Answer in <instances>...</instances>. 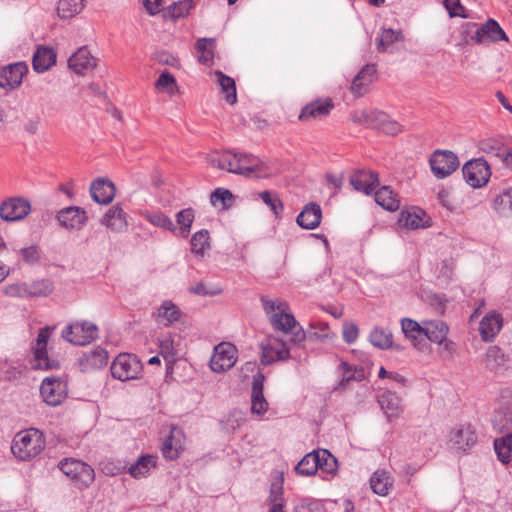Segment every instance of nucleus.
I'll return each mask as SVG.
<instances>
[{
    "instance_id": "1",
    "label": "nucleus",
    "mask_w": 512,
    "mask_h": 512,
    "mask_svg": "<svg viewBox=\"0 0 512 512\" xmlns=\"http://www.w3.org/2000/svg\"><path fill=\"white\" fill-rule=\"evenodd\" d=\"M263 309L267 314H272L270 323L274 330H279L285 334H291L289 343L300 345L305 341V331L296 321L295 317L289 313L286 302L276 300L261 299Z\"/></svg>"
},
{
    "instance_id": "2",
    "label": "nucleus",
    "mask_w": 512,
    "mask_h": 512,
    "mask_svg": "<svg viewBox=\"0 0 512 512\" xmlns=\"http://www.w3.org/2000/svg\"><path fill=\"white\" fill-rule=\"evenodd\" d=\"M44 448V435L36 428L17 433L11 445L13 455L22 461L36 457Z\"/></svg>"
},
{
    "instance_id": "3",
    "label": "nucleus",
    "mask_w": 512,
    "mask_h": 512,
    "mask_svg": "<svg viewBox=\"0 0 512 512\" xmlns=\"http://www.w3.org/2000/svg\"><path fill=\"white\" fill-rule=\"evenodd\" d=\"M58 466L78 489L89 487L95 479L94 469L80 460L66 458L60 461Z\"/></svg>"
},
{
    "instance_id": "4",
    "label": "nucleus",
    "mask_w": 512,
    "mask_h": 512,
    "mask_svg": "<svg viewBox=\"0 0 512 512\" xmlns=\"http://www.w3.org/2000/svg\"><path fill=\"white\" fill-rule=\"evenodd\" d=\"M111 374L120 381L136 379L142 372V364L133 354H119L111 365Z\"/></svg>"
},
{
    "instance_id": "5",
    "label": "nucleus",
    "mask_w": 512,
    "mask_h": 512,
    "mask_svg": "<svg viewBox=\"0 0 512 512\" xmlns=\"http://www.w3.org/2000/svg\"><path fill=\"white\" fill-rule=\"evenodd\" d=\"M433 175L438 179H444L451 175L459 167L457 155L450 150H436L429 159Z\"/></svg>"
},
{
    "instance_id": "6",
    "label": "nucleus",
    "mask_w": 512,
    "mask_h": 512,
    "mask_svg": "<svg viewBox=\"0 0 512 512\" xmlns=\"http://www.w3.org/2000/svg\"><path fill=\"white\" fill-rule=\"evenodd\" d=\"M462 173L467 184L473 188L484 186L491 176L490 166L484 158H476L466 162L462 168Z\"/></svg>"
},
{
    "instance_id": "7",
    "label": "nucleus",
    "mask_w": 512,
    "mask_h": 512,
    "mask_svg": "<svg viewBox=\"0 0 512 512\" xmlns=\"http://www.w3.org/2000/svg\"><path fill=\"white\" fill-rule=\"evenodd\" d=\"M97 331V326L91 322H76L62 331V337L74 345L83 346L97 337Z\"/></svg>"
},
{
    "instance_id": "8",
    "label": "nucleus",
    "mask_w": 512,
    "mask_h": 512,
    "mask_svg": "<svg viewBox=\"0 0 512 512\" xmlns=\"http://www.w3.org/2000/svg\"><path fill=\"white\" fill-rule=\"evenodd\" d=\"M40 394L43 401L49 406H58L68 395L67 384L59 377H46L42 381Z\"/></svg>"
},
{
    "instance_id": "9",
    "label": "nucleus",
    "mask_w": 512,
    "mask_h": 512,
    "mask_svg": "<svg viewBox=\"0 0 512 512\" xmlns=\"http://www.w3.org/2000/svg\"><path fill=\"white\" fill-rule=\"evenodd\" d=\"M401 330L412 346L421 352L430 350V345L425 340V320L422 323L411 318L401 319Z\"/></svg>"
},
{
    "instance_id": "10",
    "label": "nucleus",
    "mask_w": 512,
    "mask_h": 512,
    "mask_svg": "<svg viewBox=\"0 0 512 512\" xmlns=\"http://www.w3.org/2000/svg\"><path fill=\"white\" fill-rule=\"evenodd\" d=\"M30 211V202L22 197H11L0 204V217L6 222L22 220Z\"/></svg>"
},
{
    "instance_id": "11",
    "label": "nucleus",
    "mask_w": 512,
    "mask_h": 512,
    "mask_svg": "<svg viewBox=\"0 0 512 512\" xmlns=\"http://www.w3.org/2000/svg\"><path fill=\"white\" fill-rule=\"evenodd\" d=\"M236 348L230 343H220L215 346L210 359V368L217 373H223L234 366Z\"/></svg>"
},
{
    "instance_id": "12",
    "label": "nucleus",
    "mask_w": 512,
    "mask_h": 512,
    "mask_svg": "<svg viewBox=\"0 0 512 512\" xmlns=\"http://www.w3.org/2000/svg\"><path fill=\"white\" fill-rule=\"evenodd\" d=\"M291 357L290 350L286 342L274 338L268 343L261 344L260 361L263 365H271L277 361H284Z\"/></svg>"
},
{
    "instance_id": "13",
    "label": "nucleus",
    "mask_w": 512,
    "mask_h": 512,
    "mask_svg": "<svg viewBox=\"0 0 512 512\" xmlns=\"http://www.w3.org/2000/svg\"><path fill=\"white\" fill-rule=\"evenodd\" d=\"M49 335L50 329L48 327L42 328L38 333L36 345L34 347V361L36 368L51 370L59 367L58 361L48 358L47 344Z\"/></svg>"
},
{
    "instance_id": "14",
    "label": "nucleus",
    "mask_w": 512,
    "mask_h": 512,
    "mask_svg": "<svg viewBox=\"0 0 512 512\" xmlns=\"http://www.w3.org/2000/svg\"><path fill=\"white\" fill-rule=\"evenodd\" d=\"M238 160L240 175L267 178L273 174L269 165L254 155L238 153Z\"/></svg>"
},
{
    "instance_id": "15",
    "label": "nucleus",
    "mask_w": 512,
    "mask_h": 512,
    "mask_svg": "<svg viewBox=\"0 0 512 512\" xmlns=\"http://www.w3.org/2000/svg\"><path fill=\"white\" fill-rule=\"evenodd\" d=\"M25 62H16L0 69V88L14 90L18 88L23 77L28 73Z\"/></svg>"
},
{
    "instance_id": "16",
    "label": "nucleus",
    "mask_w": 512,
    "mask_h": 512,
    "mask_svg": "<svg viewBox=\"0 0 512 512\" xmlns=\"http://www.w3.org/2000/svg\"><path fill=\"white\" fill-rule=\"evenodd\" d=\"M477 45H488L499 41H508V36L494 19H488L484 24H478L475 34Z\"/></svg>"
},
{
    "instance_id": "17",
    "label": "nucleus",
    "mask_w": 512,
    "mask_h": 512,
    "mask_svg": "<svg viewBox=\"0 0 512 512\" xmlns=\"http://www.w3.org/2000/svg\"><path fill=\"white\" fill-rule=\"evenodd\" d=\"M333 108L334 103L331 98L316 99L314 101L309 102L302 108L299 114V120H321L327 117Z\"/></svg>"
},
{
    "instance_id": "18",
    "label": "nucleus",
    "mask_w": 512,
    "mask_h": 512,
    "mask_svg": "<svg viewBox=\"0 0 512 512\" xmlns=\"http://www.w3.org/2000/svg\"><path fill=\"white\" fill-rule=\"evenodd\" d=\"M477 442V435L470 425L454 428L449 433V445L456 451H466Z\"/></svg>"
},
{
    "instance_id": "19",
    "label": "nucleus",
    "mask_w": 512,
    "mask_h": 512,
    "mask_svg": "<svg viewBox=\"0 0 512 512\" xmlns=\"http://www.w3.org/2000/svg\"><path fill=\"white\" fill-rule=\"evenodd\" d=\"M350 184L355 190L370 195L379 186V175L372 170L359 169L351 175Z\"/></svg>"
},
{
    "instance_id": "20",
    "label": "nucleus",
    "mask_w": 512,
    "mask_h": 512,
    "mask_svg": "<svg viewBox=\"0 0 512 512\" xmlns=\"http://www.w3.org/2000/svg\"><path fill=\"white\" fill-rule=\"evenodd\" d=\"M87 219L85 210L76 206L64 208L60 210L57 215L59 224L69 230L81 229Z\"/></svg>"
},
{
    "instance_id": "21",
    "label": "nucleus",
    "mask_w": 512,
    "mask_h": 512,
    "mask_svg": "<svg viewBox=\"0 0 512 512\" xmlns=\"http://www.w3.org/2000/svg\"><path fill=\"white\" fill-rule=\"evenodd\" d=\"M265 376L258 372L253 376L251 391V412L262 415L268 410V402L264 396Z\"/></svg>"
},
{
    "instance_id": "22",
    "label": "nucleus",
    "mask_w": 512,
    "mask_h": 512,
    "mask_svg": "<svg viewBox=\"0 0 512 512\" xmlns=\"http://www.w3.org/2000/svg\"><path fill=\"white\" fill-rule=\"evenodd\" d=\"M108 362V353L101 347H96L84 352L78 359V365L82 372H89L104 367Z\"/></svg>"
},
{
    "instance_id": "23",
    "label": "nucleus",
    "mask_w": 512,
    "mask_h": 512,
    "mask_svg": "<svg viewBox=\"0 0 512 512\" xmlns=\"http://www.w3.org/2000/svg\"><path fill=\"white\" fill-rule=\"evenodd\" d=\"M68 66L75 73L84 74L97 66V59L92 56L86 46H83L70 56Z\"/></svg>"
},
{
    "instance_id": "24",
    "label": "nucleus",
    "mask_w": 512,
    "mask_h": 512,
    "mask_svg": "<svg viewBox=\"0 0 512 512\" xmlns=\"http://www.w3.org/2000/svg\"><path fill=\"white\" fill-rule=\"evenodd\" d=\"M90 195L96 203L107 205L115 197V185L109 179L97 178L91 183Z\"/></svg>"
},
{
    "instance_id": "25",
    "label": "nucleus",
    "mask_w": 512,
    "mask_h": 512,
    "mask_svg": "<svg viewBox=\"0 0 512 512\" xmlns=\"http://www.w3.org/2000/svg\"><path fill=\"white\" fill-rule=\"evenodd\" d=\"M503 326L502 315L496 311L489 312L480 322L479 332L485 342H491Z\"/></svg>"
},
{
    "instance_id": "26",
    "label": "nucleus",
    "mask_w": 512,
    "mask_h": 512,
    "mask_svg": "<svg viewBox=\"0 0 512 512\" xmlns=\"http://www.w3.org/2000/svg\"><path fill=\"white\" fill-rule=\"evenodd\" d=\"M376 75V68L374 64L365 65L354 77L351 84V92L356 96H363L369 86L373 83Z\"/></svg>"
},
{
    "instance_id": "27",
    "label": "nucleus",
    "mask_w": 512,
    "mask_h": 512,
    "mask_svg": "<svg viewBox=\"0 0 512 512\" xmlns=\"http://www.w3.org/2000/svg\"><path fill=\"white\" fill-rule=\"evenodd\" d=\"M377 402L389 419L398 418L403 411L400 397L390 390L378 394Z\"/></svg>"
},
{
    "instance_id": "28",
    "label": "nucleus",
    "mask_w": 512,
    "mask_h": 512,
    "mask_svg": "<svg viewBox=\"0 0 512 512\" xmlns=\"http://www.w3.org/2000/svg\"><path fill=\"white\" fill-rule=\"evenodd\" d=\"M321 218V207L317 203L312 202L303 208L297 216L296 222L300 227L306 230H313L319 226Z\"/></svg>"
},
{
    "instance_id": "29",
    "label": "nucleus",
    "mask_w": 512,
    "mask_h": 512,
    "mask_svg": "<svg viewBox=\"0 0 512 512\" xmlns=\"http://www.w3.org/2000/svg\"><path fill=\"white\" fill-rule=\"evenodd\" d=\"M181 311L171 300H165L153 314L156 323L168 327L181 318Z\"/></svg>"
},
{
    "instance_id": "30",
    "label": "nucleus",
    "mask_w": 512,
    "mask_h": 512,
    "mask_svg": "<svg viewBox=\"0 0 512 512\" xmlns=\"http://www.w3.org/2000/svg\"><path fill=\"white\" fill-rule=\"evenodd\" d=\"M56 57L57 55L53 48L39 46L33 55V69L38 73L48 71L53 65H55Z\"/></svg>"
},
{
    "instance_id": "31",
    "label": "nucleus",
    "mask_w": 512,
    "mask_h": 512,
    "mask_svg": "<svg viewBox=\"0 0 512 512\" xmlns=\"http://www.w3.org/2000/svg\"><path fill=\"white\" fill-rule=\"evenodd\" d=\"M449 333V326L442 320H425V340L441 344Z\"/></svg>"
},
{
    "instance_id": "32",
    "label": "nucleus",
    "mask_w": 512,
    "mask_h": 512,
    "mask_svg": "<svg viewBox=\"0 0 512 512\" xmlns=\"http://www.w3.org/2000/svg\"><path fill=\"white\" fill-rule=\"evenodd\" d=\"M101 223L115 232H121L127 227L125 213L119 205L112 206L103 216Z\"/></svg>"
},
{
    "instance_id": "33",
    "label": "nucleus",
    "mask_w": 512,
    "mask_h": 512,
    "mask_svg": "<svg viewBox=\"0 0 512 512\" xmlns=\"http://www.w3.org/2000/svg\"><path fill=\"white\" fill-rule=\"evenodd\" d=\"M339 371L341 372V380L337 389L344 390L351 381L360 382L365 378L364 368L350 365L345 361H342L339 365Z\"/></svg>"
},
{
    "instance_id": "34",
    "label": "nucleus",
    "mask_w": 512,
    "mask_h": 512,
    "mask_svg": "<svg viewBox=\"0 0 512 512\" xmlns=\"http://www.w3.org/2000/svg\"><path fill=\"white\" fill-rule=\"evenodd\" d=\"M369 341L373 346L382 350H400V346L394 345L392 332L382 327H375L372 329L369 334Z\"/></svg>"
},
{
    "instance_id": "35",
    "label": "nucleus",
    "mask_w": 512,
    "mask_h": 512,
    "mask_svg": "<svg viewBox=\"0 0 512 512\" xmlns=\"http://www.w3.org/2000/svg\"><path fill=\"white\" fill-rule=\"evenodd\" d=\"M157 465V457L154 455H143L134 464H132L128 472L133 478H142L149 475L151 470Z\"/></svg>"
},
{
    "instance_id": "36",
    "label": "nucleus",
    "mask_w": 512,
    "mask_h": 512,
    "mask_svg": "<svg viewBox=\"0 0 512 512\" xmlns=\"http://www.w3.org/2000/svg\"><path fill=\"white\" fill-rule=\"evenodd\" d=\"M375 201L387 211H396L400 206L398 195L390 186H383L375 192Z\"/></svg>"
},
{
    "instance_id": "37",
    "label": "nucleus",
    "mask_w": 512,
    "mask_h": 512,
    "mask_svg": "<svg viewBox=\"0 0 512 512\" xmlns=\"http://www.w3.org/2000/svg\"><path fill=\"white\" fill-rule=\"evenodd\" d=\"M373 129H378L387 135H397L402 132L403 127L400 123L390 118L386 113L377 112Z\"/></svg>"
},
{
    "instance_id": "38",
    "label": "nucleus",
    "mask_w": 512,
    "mask_h": 512,
    "mask_svg": "<svg viewBox=\"0 0 512 512\" xmlns=\"http://www.w3.org/2000/svg\"><path fill=\"white\" fill-rule=\"evenodd\" d=\"M392 480L389 473L385 470H377L370 478V486L375 494L386 496L392 487Z\"/></svg>"
},
{
    "instance_id": "39",
    "label": "nucleus",
    "mask_w": 512,
    "mask_h": 512,
    "mask_svg": "<svg viewBox=\"0 0 512 512\" xmlns=\"http://www.w3.org/2000/svg\"><path fill=\"white\" fill-rule=\"evenodd\" d=\"M494 450L498 460L508 464L512 459V432L494 440Z\"/></svg>"
},
{
    "instance_id": "40",
    "label": "nucleus",
    "mask_w": 512,
    "mask_h": 512,
    "mask_svg": "<svg viewBox=\"0 0 512 512\" xmlns=\"http://www.w3.org/2000/svg\"><path fill=\"white\" fill-rule=\"evenodd\" d=\"M215 76L221 87V91L225 94V99L229 104H235L237 101L235 80L225 75L222 71H215Z\"/></svg>"
},
{
    "instance_id": "41",
    "label": "nucleus",
    "mask_w": 512,
    "mask_h": 512,
    "mask_svg": "<svg viewBox=\"0 0 512 512\" xmlns=\"http://www.w3.org/2000/svg\"><path fill=\"white\" fill-rule=\"evenodd\" d=\"M317 461H319V453L317 450L306 454L296 465L295 471L302 476H312L317 472Z\"/></svg>"
},
{
    "instance_id": "42",
    "label": "nucleus",
    "mask_w": 512,
    "mask_h": 512,
    "mask_svg": "<svg viewBox=\"0 0 512 512\" xmlns=\"http://www.w3.org/2000/svg\"><path fill=\"white\" fill-rule=\"evenodd\" d=\"M495 211L501 216H509L512 213V188L505 189L496 194L493 200Z\"/></svg>"
},
{
    "instance_id": "43",
    "label": "nucleus",
    "mask_w": 512,
    "mask_h": 512,
    "mask_svg": "<svg viewBox=\"0 0 512 512\" xmlns=\"http://www.w3.org/2000/svg\"><path fill=\"white\" fill-rule=\"evenodd\" d=\"M507 362V358L498 346L488 348L485 355V365L490 371H499Z\"/></svg>"
},
{
    "instance_id": "44",
    "label": "nucleus",
    "mask_w": 512,
    "mask_h": 512,
    "mask_svg": "<svg viewBox=\"0 0 512 512\" xmlns=\"http://www.w3.org/2000/svg\"><path fill=\"white\" fill-rule=\"evenodd\" d=\"M85 0H59L57 13L62 19H69L79 14L84 8Z\"/></svg>"
},
{
    "instance_id": "45",
    "label": "nucleus",
    "mask_w": 512,
    "mask_h": 512,
    "mask_svg": "<svg viewBox=\"0 0 512 512\" xmlns=\"http://www.w3.org/2000/svg\"><path fill=\"white\" fill-rule=\"evenodd\" d=\"M512 423V412L509 407H500L495 410L492 417V425L498 433L508 430Z\"/></svg>"
},
{
    "instance_id": "46",
    "label": "nucleus",
    "mask_w": 512,
    "mask_h": 512,
    "mask_svg": "<svg viewBox=\"0 0 512 512\" xmlns=\"http://www.w3.org/2000/svg\"><path fill=\"white\" fill-rule=\"evenodd\" d=\"M180 434V431L173 429L170 435L165 439L162 446V454L168 460H175L179 457L182 444L180 440H176V434Z\"/></svg>"
},
{
    "instance_id": "47",
    "label": "nucleus",
    "mask_w": 512,
    "mask_h": 512,
    "mask_svg": "<svg viewBox=\"0 0 512 512\" xmlns=\"http://www.w3.org/2000/svg\"><path fill=\"white\" fill-rule=\"evenodd\" d=\"M319 461H317V471L320 469L322 472L334 474L338 468L337 459L327 450L318 449Z\"/></svg>"
},
{
    "instance_id": "48",
    "label": "nucleus",
    "mask_w": 512,
    "mask_h": 512,
    "mask_svg": "<svg viewBox=\"0 0 512 512\" xmlns=\"http://www.w3.org/2000/svg\"><path fill=\"white\" fill-rule=\"evenodd\" d=\"M215 40L212 38H200L197 40L196 49L200 53L198 60L201 64H208L213 60V48Z\"/></svg>"
},
{
    "instance_id": "49",
    "label": "nucleus",
    "mask_w": 512,
    "mask_h": 512,
    "mask_svg": "<svg viewBox=\"0 0 512 512\" xmlns=\"http://www.w3.org/2000/svg\"><path fill=\"white\" fill-rule=\"evenodd\" d=\"M209 232L202 229L196 232L191 238V251L198 255H203L205 250L210 248Z\"/></svg>"
},
{
    "instance_id": "50",
    "label": "nucleus",
    "mask_w": 512,
    "mask_h": 512,
    "mask_svg": "<svg viewBox=\"0 0 512 512\" xmlns=\"http://www.w3.org/2000/svg\"><path fill=\"white\" fill-rule=\"evenodd\" d=\"M195 214L192 208L179 211L176 215L177 224L180 226L181 235L187 237L190 233Z\"/></svg>"
},
{
    "instance_id": "51",
    "label": "nucleus",
    "mask_w": 512,
    "mask_h": 512,
    "mask_svg": "<svg viewBox=\"0 0 512 512\" xmlns=\"http://www.w3.org/2000/svg\"><path fill=\"white\" fill-rule=\"evenodd\" d=\"M377 112L376 109L355 110L351 113V120L356 124L373 128Z\"/></svg>"
},
{
    "instance_id": "52",
    "label": "nucleus",
    "mask_w": 512,
    "mask_h": 512,
    "mask_svg": "<svg viewBox=\"0 0 512 512\" xmlns=\"http://www.w3.org/2000/svg\"><path fill=\"white\" fill-rule=\"evenodd\" d=\"M305 339L324 340L330 337V328L325 322H311L308 332H305Z\"/></svg>"
},
{
    "instance_id": "53",
    "label": "nucleus",
    "mask_w": 512,
    "mask_h": 512,
    "mask_svg": "<svg viewBox=\"0 0 512 512\" xmlns=\"http://www.w3.org/2000/svg\"><path fill=\"white\" fill-rule=\"evenodd\" d=\"M160 354L169 364L175 363L177 359V352L174 347V340L171 335H167L160 340L159 343Z\"/></svg>"
},
{
    "instance_id": "54",
    "label": "nucleus",
    "mask_w": 512,
    "mask_h": 512,
    "mask_svg": "<svg viewBox=\"0 0 512 512\" xmlns=\"http://www.w3.org/2000/svg\"><path fill=\"white\" fill-rule=\"evenodd\" d=\"M262 201L271 209L276 217H279L284 210L283 203L276 193L268 190L259 193Z\"/></svg>"
},
{
    "instance_id": "55",
    "label": "nucleus",
    "mask_w": 512,
    "mask_h": 512,
    "mask_svg": "<svg viewBox=\"0 0 512 512\" xmlns=\"http://www.w3.org/2000/svg\"><path fill=\"white\" fill-rule=\"evenodd\" d=\"M402 38L401 31H395L393 29H383L378 41H377V50L379 52H384L387 48L395 43L396 41Z\"/></svg>"
},
{
    "instance_id": "56",
    "label": "nucleus",
    "mask_w": 512,
    "mask_h": 512,
    "mask_svg": "<svg viewBox=\"0 0 512 512\" xmlns=\"http://www.w3.org/2000/svg\"><path fill=\"white\" fill-rule=\"evenodd\" d=\"M191 293H194L199 296H217L223 292V288L220 285L209 284L206 282H198L191 288H189Z\"/></svg>"
},
{
    "instance_id": "57",
    "label": "nucleus",
    "mask_w": 512,
    "mask_h": 512,
    "mask_svg": "<svg viewBox=\"0 0 512 512\" xmlns=\"http://www.w3.org/2000/svg\"><path fill=\"white\" fill-rule=\"evenodd\" d=\"M30 297H46L53 292V284L48 279L35 281L28 286Z\"/></svg>"
},
{
    "instance_id": "58",
    "label": "nucleus",
    "mask_w": 512,
    "mask_h": 512,
    "mask_svg": "<svg viewBox=\"0 0 512 512\" xmlns=\"http://www.w3.org/2000/svg\"><path fill=\"white\" fill-rule=\"evenodd\" d=\"M193 7L194 0H180L170 5L168 10L172 18L178 19L187 16Z\"/></svg>"
},
{
    "instance_id": "59",
    "label": "nucleus",
    "mask_w": 512,
    "mask_h": 512,
    "mask_svg": "<svg viewBox=\"0 0 512 512\" xmlns=\"http://www.w3.org/2000/svg\"><path fill=\"white\" fill-rule=\"evenodd\" d=\"M146 219L154 226L170 231L175 230V225L172 220L161 212L149 214L147 215Z\"/></svg>"
},
{
    "instance_id": "60",
    "label": "nucleus",
    "mask_w": 512,
    "mask_h": 512,
    "mask_svg": "<svg viewBox=\"0 0 512 512\" xmlns=\"http://www.w3.org/2000/svg\"><path fill=\"white\" fill-rule=\"evenodd\" d=\"M232 152L226 151L223 153L213 152L207 156L208 162L221 170H227V162L229 161V157H231Z\"/></svg>"
},
{
    "instance_id": "61",
    "label": "nucleus",
    "mask_w": 512,
    "mask_h": 512,
    "mask_svg": "<svg viewBox=\"0 0 512 512\" xmlns=\"http://www.w3.org/2000/svg\"><path fill=\"white\" fill-rule=\"evenodd\" d=\"M283 487L279 483H272L270 486L269 496L267 498V503L270 507L272 505L282 504L285 506V501L283 497Z\"/></svg>"
},
{
    "instance_id": "62",
    "label": "nucleus",
    "mask_w": 512,
    "mask_h": 512,
    "mask_svg": "<svg viewBox=\"0 0 512 512\" xmlns=\"http://www.w3.org/2000/svg\"><path fill=\"white\" fill-rule=\"evenodd\" d=\"M478 32V23L475 22H467L464 23L461 27V35L463 38V43L468 45L471 43L476 44L475 34Z\"/></svg>"
},
{
    "instance_id": "63",
    "label": "nucleus",
    "mask_w": 512,
    "mask_h": 512,
    "mask_svg": "<svg viewBox=\"0 0 512 512\" xmlns=\"http://www.w3.org/2000/svg\"><path fill=\"white\" fill-rule=\"evenodd\" d=\"M4 293L10 297H30L27 284L15 283L5 287Z\"/></svg>"
},
{
    "instance_id": "64",
    "label": "nucleus",
    "mask_w": 512,
    "mask_h": 512,
    "mask_svg": "<svg viewBox=\"0 0 512 512\" xmlns=\"http://www.w3.org/2000/svg\"><path fill=\"white\" fill-rule=\"evenodd\" d=\"M359 335V328L353 322H345L343 324L342 337L347 344L354 343Z\"/></svg>"
}]
</instances>
